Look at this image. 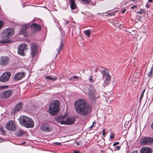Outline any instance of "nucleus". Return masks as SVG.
<instances>
[{"label": "nucleus", "mask_w": 153, "mask_h": 153, "mask_svg": "<svg viewBox=\"0 0 153 153\" xmlns=\"http://www.w3.org/2000/svg\"><path fill=\"white\" fill-rule=\"evenodd\" d=\"M146 8H148L150 6L148 4H146Z\"/></svg>", "instance_id": "nucleus-43"}, {"label": "nucleus", "mask_w": 153, "mask_h": 153, "mask_svg": "<svg viewBox=\"0 0 153 153\" xmlns=\"http://www.w3.org/2000/svg\"><path fill=\"white\" fill-rule=\"evenodd\" d=\"M73 77L74 78H75V79H77V77L76 76H73Z\"/></svg>", "instance_id": "nucleus-48"}, {"label": "nucleus", "mask_w": 153, "mask_h": 153, "mask_svg": "<svg viewBox=\"0 0 153 153\" xmlns=\"http://www.w3.org/2000/svg\"><path fill=\"white\" fill-rule=\"evenodd\" d=\"M28 49L27 46L25 44H20L18 49V53L22 56L25 55L24 51Z\"/></svg>", "instance_id": "nucleus-8"}, {"label": "nucleus", "mask_w": 153, "mask_h": 153, "mask_svg": "<svg viewBox=\"0 0 153 153\" xmlns=\"http://www.w3.org/2000/svg\"><path fill=\"white\" fill-rule=\"evenodd\" d=\"M121 25V24L120 23H115V25L116 27H119L120 25Z\"/></svg>", "instance_id": "nucleus-32"}, {"label": "nucleus", "mask_w": 153, "mask_h": 153, "mask_svg": "<svg viewBox=\"0 0 153 153\" xmlns=\"http://www.w3.org/2000/svg\"><path fill=\"white\" fill-rule=\"evenodd\" d=\"M3 22L2 21H0V28L3 26Z\"/></svg>", "instance_id": "nucleus-33"}, {"label": "nucleus", "mask_w": 153, "mask_h": 153, "mask_svg": "<svg viewBox=\"0 0 153 153\" xmlns=\"http://www.w3.org/2000/svg\"><path fill=\"white\" fill-rule=\"evenodd\" d=\"M59 109V101L54 100L52 101L49 105V112L52 115H55L57 114Z\"/></svg>", "instance_id": "nucleus-3"}, {"label": "nucleus", "mask_w": 153, "mask_h": 153, "mask_svg": "<svg viewBox=\"0 0 153 153\" xmlns=\"http://www.w3.org/2000/svg\"><path fill=\"white\" fill-rule=\"evenodd\" d=\"M24 134V131L22 130H19L17 131L16 135L19 137L21 136Z\"/></svg>", "instance_id": "nucleus-24"}, {"label": "nucleus", "mask_w": 153, "mask_h": 153, "mask_svg": "<svg viewBox=\"0 0 153 153\" xmlns=\"http://www.w3.org/2000/svg\"><path fill=\"white\" fill-rule=\"evenodd\" d=\"M13 91L11 89H9L6 91H3L1 94V97L4 98H7L9 97L12 95Z\"/></svg>", "instance_id": "nucleus-12"}, {"label": "nucleus", "mask_w": 153, "mask_h": 153, "mask_svg": "<svg viewBox=\"0 0 153 153\" xmlns=\"http://www.w3.org/2000/svg\"><path fill=\"white\" fill-rule=\"evenodd\" d=\"M89 81L91 82H93V79H92V76H91L89 79Z\"/></svg>", "instance_id": "nucleus-36"}, {"label": "nucleus", "mask_w": 153, "mask_h": 153, "mask_svg": "<svg viewBox=\"0 0 153 153\" xmlns=\"http://www.w3.org/2000/svg\"><path fill=\"white\" fill-rule=\"evenodd\" d=\"M83 33L88 37L90 36L91 33V31L89 30H87L84 31Z\"/></svg>", "instance_id": "nucleus-25"}, {"label": "nucleus", "mask_w": 153, "mask_h": 153, "mask_svg": "<svg viewBox=\"0 0 153 153\" xmlns=\"http://www.w3.org/2000/svg\"><path fill=\"white\" fill-rule=\"evenodd\" d=\"M11 73L9 72L3 73L0 77V81L1 82H5L8 80L10 76Z\"/></svg>", "instance_id": "nucleus-10"}, {"label": "nucleus", "mask_w": 153, "mask_h": 153, "mask_svg": "<svg viewBox=\"0 0 153 153\" xmlns=\"http://www.w3.org/2000/svg\"><path fill=\"white\" fill-rule=\"evenodd\" d=\"M74 108L78 114L83 116L87 115L91 111V106L86 104L85 100L82 99L75 102Z\"/></svg>", "instance_id": "nucleus-1"}, {"label": "nucleus", "mask_w": 153, "mask_h": 153, "mask_svg": "<svg viewBox=\"0 0 153 153\" xmlns=\"http://www.w3.org/2000/svg\"><path fill=\"white\" fill-rule=\"evenodd\" d=\"M72 79V78H70V79Z\"/></svg>", "instance_id": "nucleus-54"}, {"label": "nucleus", "mask_w": 153, "mask_h": 153, "mask_svg": "<svg viewBox=\"0 0 153 153\" xmlns=\"http://www.w3.org/2000/svg\"><path fill=\"white\" fill-rule=\"evenodd\" d=\"M45 78L48 80L52 81H54L57 79V78L56 77H52L50 76H46Z\"/></svg>", "instance_id": "nucleus-23"}, {"label": "nucleus", "mask_w": 153, "mask_h": 153, "mask_svg": "<svg viewBox=\"0 0 153 153\" xmlns=\"http://www.w3.org/2000/svg\"><path fill=\"white\" fill-rule=\"evenodd\" d=\"M29 25L27 24L22 25L20 30V34L21 35L24 34L25 33L26 30L29 27Z\"/></svg>", "instance_id": "nucleus-16"}, {"label": "nucleus", "mask_w": 153, "mask_h": 153, "mask_svg": "<svg viewBox=\"0 0 153 153\" xmlns=\"http://www.w3.org/2000/svg\"><path fill=\"white\" fill-rule=\"evenodd\" d=\"M22 104L21 103H19L17 104L15 108L14 109V111H19L22 109Z\"/></svg>", "instance_id": "nucleus-20"}, {"label": "nucleus", "mask_w": 153, "mask_h": 153, "mask_svg": "<svg viewBox=\"0 0 153 153\" xmlns=\"http://www.w3.org/2000/svg\"><path fill=\"white\" fill-rule=\"evenodd\" d=\"M30 56L32 61H35L37 58L38 53V46L36 43H33L30 45Z\"/></svg>", "instance_id": "nucleus-5"}, {"label": "nucleus", "mask_w": 153, "mask_h": 153, "mask_svg": "<svg viewBox=\"0 0 153 153\" xmlns=\"http://www.w3.org/2000/svg\"><path fill=\"white\" fill-rule=\"evenodd\" d=\"M152 71H153V68H152L150 70V71H149V73L148 74V76L149 77H150L152 75Z\"/></svg>", "instance_id": "nucleus-28"}, {"label": "nucleus", "mask_w": 153, "mask_h": 153, "mask_svg": "<svg viewBox=\"0 0 153 153\" xmlns=\"http://www.w3.org/2000/svg\"><path fill=\"white\" fill-rule=\"evenodd\" d=\"M63 42H64V40L63 39H62L61 41V43L59 47V49H58V51H57V54H58L62 50V48H63Z\"/></svg>", "instance_id": "nucleus-21"}, {"label": "nucleus", "mask_w": 153, "mask_h": 153, "mask_svg": "<svg viewBox=\"0 0 153 153\" xmlns=\"http://www.w3.org/2000/svg\"><path fill=\"white\" fill-rule=\"evenodd\" d=\"M120 148V147L119 146H117L115 147V149L117 150H119Z\"/></svg>", "instance_id": "nucleus-39"}, {"label": "nucleus", "mask_w": 153, "mask_h": 153, "mask_svg": "<svg viewBox=\"0 0 153 153\" xmlns=\"http://www.w3.org/2000/svg\"><path fill=\"white\" fill-rule=\"evenodd\" d=\"M71 2V9H74L76 7V5L74 0H70Z\"/></svg>", "instance_id": "nucleus-22"}, {"label": "nucleus", "mask_w": 153, "mask_h": 153, "mask_svg": "<svg viewBox=\"0 0 153 153\" xmlns=\"http://www.w3.org/2000/svg\"><path fill=\"white\" fill-rule=\"evenodd\" d=\"M4 140L1 138H0V142H3Z\"/></svg>", "instance_id": "nucleus-44"}, {"label": "nucleus", "mask_w": 153, "mask_h": 153, "mask_svg": "<svg viewBox=\"0 0 153 153\" xmlns=\"http://www.w3.org/2000/svg\"><path fill=\"white\" fill-rule=\"evenodd\" d=\"M137 150H135L133 151L131 153H138Z\"/></svg>", "instance_id": "nucleus-42"}, {"label": "nucleus", "mask_w": 153, "mask_h": 153, "mask_svg": "<svg viewBox=\"0 0 153 153\" xmlns=\"http://www.w3.org/2000/svg\"><path fill=\"white\" fill-rule=\"evenodd\" d=\"M60 143H58V142H56L55 143V145H59V144H60Z\"/></svg>", "instance_id": "nucleus-45"}, {"label": "nucleus", "mask_w": 153, "mask_h": 153, "mask_svg": "<svg viewBox=\"0 0 153 153\" xmlns=\"http://www.w3.org/2000/svg\"><path fill=\"white\" fill-rule=\"evenodd\" d=\"M82 1H84L85 3L88 4L90 3V0H81Z\"/></svg>", "instance_id": "nucleus-31"}, {"label": "nucleus", "mask_w": 153, "mask_h": 153, "mask_svg": "<svg viewBox=\"0 0 153 153\" xmlns=\"http://www.w3.org/2000/svg\"><path fill=\"white\" fill-rule=\"evenodd\" d=\"M6 127L8 130L15 131L16 129V126L15 122L11 120L7 123Z\"/></svg>", "instance_id": "nucleus-9"}, {"label": "nucleus", "mask_w": 153, "mask_h": 153, "mask_svg": "<svg viewBox=\"0 0 153 153\" xmlns=\"http://www.w3.org/2000/svg\"><path fill=\"white\" fill-rule=\"evenodd\" d=\"M32 29L34 30L38 31L41 29V26L40 25L36 23H34L31 25Z\"/></svg>", "instance_id": "nucleus-19"}, {"label": "nucleus", "mask_w": 153, "mask_h": 153, "mask_svg": "<svg viewBox=\"0 0 153 153\" xmlns=\"http://www.w3.org/2000/svg\"><path fill=\"white\" fill-rule=\"evenodd\" d=\"M140 144L142 146L153 144V138L149 137H144L140 140Z\"/></svg>", "instance_id": "nucleus-7"}, {"label": "nucleus", "mask_w": 153, "mask_h": 153, "mask_svg": "<svg viewBox=\"0 0 153 153\" xmlns=\"http://www.w3.org/2000/svg\"><path fill=\"white\" fill-rule=\"evenodd\" d=\"M41 129L46 132L51 131L52 130V127L50 126L47 125H43L41 127Z\"/></svg>", "instance_id": "nucleus-15"}, {"label": "nucleus", "mask_w": 153, "mask_h": 153, "mask_svg": "<svg viewBox=\"0 0 153 153\" xmlns=\"http://www.w3.org/2000/svg\"><path fill=\"white\" fill-rule=\"evenodd\" d=\"M137 6L136 5H134L133 6L131 7V8L133 9L134 8L137 7Z\"/></svg>", "instance_id": "nucleus-41"}, {"label": "nucleus", "mask_w": 153, "mask_h": 153, "mask_svg": "<svg viewBox=\"0 0 153 153\" xmlns=\"http://www.w3.org/2000/svg\"><path fill=\"white\" fill-rule=\"evenodd\" d=\"M126 10V9H123L122 10V13H124L125 12Z\"/></svg>", "instance_id": "nucleus-40"}, {"label": "nucleus", "mask_w": 153, "mask_h": 153, "mask_svg": "<svg viewBox=\"0 0 153 153\" xmlns=\"http://www.w3.org/2000/svg\"><path fill=\"white\" fill-rule=\"evenodd\" d=\"M14 33V30L11 28H8L6 29V33H7L6 36L7 38L12 36Z\"/></svg>", "instance_id": "nucleus-17"}, {"label": "nucleus", "mask_w": 153, "mask_h": 153, "mask_svg": "<svg viewBox=\"0 0 153 153\" xmlns=\"http://www.w3.org/2000/svg\"><path fill=\"white\" fill-rule=\"evenodd\" d=\"M99 70L102 74V79H104V84L106 85L109 83L111 79V76L109 74V71L103 67H100Z\"/></svg>", "instance_id": "nucleus-4"}, {"label": "nucleus", "mask_w": 153, "mask_h": 153, "mask_svg": "<svg viewBox=\"0 0 153 153\" xmlns=\"http://www.w3.org/2000/svg\"><path fill=\"white\" fill-rule=\"evenodd\" d=\"M152 149L148 147H142L140 150V153H151Z\"/></svg>", "instance_id": "nucleus-18"}, {"label": "nucleus", "mask_w": 153, "mask_h": 153, "mask_svg": "<svg viewBox=\"0 0 153 153\" xmlns=\"http://www.w3.org/2000/svg\"><path fill=\"white\" fill-rule=\"evenodd\" d=\"M114 134H111L110 135V137L111 139H113L114 138Z\"/></svg>", "instance_id": "nucleus-35"}, {"label": "nucleus", "mask_w": 153, "mask_h": 153, "mask_svg": "<svg viewBox=\"0 0 153 153\" xmlns=\"http://www.w3.org/2000/svg\"><path fill=\"white\" fill-rule=\"evenodd\" d=\"M92 126H93V125H91L90 127H89V128H92Z\"/></svg>", "instance_id": "nucleus-51"}, {"label": "nucleus", "mask_w": 153, "mask_h": 153, "mask_svg": "<svg viewBox=\"0 0 153 153\" xmlns=\"http://www.w3.org/2000/svg\"><path fill=\"white\" fill-rule=\"evenodd\" d=\"M74 153H79V151H74Z\"/></svg>", "instance_id": "nucleus-46"}, {"label": "nucleus", "mask_w": 153, "mask_h": 153, "mask_svg": "<svg viewBox=\"0 0 153 153\" xmlns=\"http://www.w3.org/2000/svg\"><path fill=\"white\" fill-rule=\"evenodd\" d=\"M119 144V142H116L114 143L113 144V146H115Z\"/></svg>", "instance_id": "nucleus-37"}, {"label": "nucleus", "mask_w": 153, "mask_h": 153, "mask_svg": "<svg viewBox=\"0 0 153 153\" xmlns=\"http://www.w3.org/2000/svg\"><path fill=\"white\" fill-rule=\"evenodd\" d=\"M20 123L27 128H33L34 123L32 120L25 116H20L19 119Z\"/></svg>", "instance_id": "nucleus-2"}, {"label": "nucleus", "mask_w": 153, "mask_h": 153, "mask_svg": "<svg viewBox=\"0 0 153 153\" xmlns=\"http://www.w3.org/2000/svg\"><path fill=\"white\" fill-rule=\"evenodd\" d=\"M25 143V142H24L23 143Z\"/></svg>", "instance_id": "nucleus-53"}, {"label": "nucleus", "mask_w": 153, "mask_h": 153, "mask_svg": "<svg viewBox=\"0 0 153 153\" xmlns=\"http://www.w3.org/2000/svg\"><path fill=\"white\" fill-rule=\"evenodd\" d=\"M102 135L103 136L105 137L106 135V133L105 132V129H104L102 133Z\"/></svg>", "instance_id": "nucleus-34"}, {"label": "nucleus", "mask_w": 153, "mask_h": 153, "mask_svg": "<svg viewBox=\"0 0 153 153\" xmlns=\"http://www.w3.org/2000/svg\"><path fill=\"white\" fill-rule=\"evenodd\" d=\"M148 1L152 3L153 2V0H148Z\"/></svg>", "instance_id": "nucleus-50"}, {"label": "nucleus", "mask_w": 153, "mask_h": 153, "mask_svg": "<svg viewBox=\"0 0 153 153\" xmlns=\"http://www.w3.org/2000/svg\"><path fill=\"white\" fill-rule=\"evenodd\" d=\"M145 89H144L143 90V92L142 93V94H141V95H140V102H141L142 99L143 98V95H144V93L145 92Z\"/></svg>", "instance_id": "nucleus-27"}, {"label": "nucleus", "mask_w": 153, "mask_h": 153, "mask_svg": "<svg viewBox=\"0 0 153 153\" xmlns=\"http://www.w3.org/2000/svg\"><path fill=\"white\" fill-rule=\"evenodd\" d=\"M136 0H131V1H135Z\"/></svg>", "instance_id": "nucleus-52"}, {"label": "nucleus", "mask_w": 153, "mask_h": 153, "mask_svg": "<svg viewBox=\"0 0 153 153\" xmlns=\"http://www.w3.org/2000/svg\"><path fill=\"white\" fill-rule=\"evenodd\" d=\"M0 131L2 133L4 134L5 132L3 130V127L0 126Z\"/></svg>", "instance_id": "nucleus-30"}, {"label": "nucleus", "mask_w": 153, "mask_h": 153, "mask_svg": "<svg viewBox=\"0 0 153 153\" xmlns=\"http://www.w3.org/2000/svg\"><path fill=\"white\" fill-rule=\"evenodd\" d=\"M74 119L72 117H68L65 120H62L60 121L61 124H65L67 125H71L74 123Z\"/></svg>", "instance_id": "nucleus-11"}, {"label": "nucleus", "mask_w": 153, "mask_h": 153, "mask_svg": "<svg viewBox=\"0 0 153 153\" xmlns=\"http://www.w3.org/2000/svg\"><path fill=\"white\" fill-rule=\"evenodd\" d=\"M8 87V85H4V86H0V89H3L4 88H5Z\"/></svg>", "instance_id": "nucleus-29"}, {"label": "nucleus", "mask_w": 153, "mask_h": 153, "mask_svg": "<svg viewBox=\"0 0 153 153\" xmlns=\"http://www.w3.org/2000/svg\"><path fill=\"white\" fill-rule=\"evenodd\" d=\"M76 144L77 146H79V143L78 142H76Z\"/></svg>", "instance_id": "nucleus-47"}, {"label": "nucleus", "mask_w": 153, "mask_h": 153, "mask_svg": "<svg viewBox=\"0 0 153 153\" xmlns=\"http://www.w3.org/2000/svg\"><path fill=\"white\" fill-rule=\"evenodd\" d=\"M96 93L95 89L92 85H90L88 88V94L90 100L95 102L96 99Z\"/></svg>", "instance_id": "nucleus-6"}, {"label": "nucleus", "mask_w": 153, "mask_h": 153, "mask_svg": "<svg viewBox=\"0 0 153 153\" xmlns=\"http://www.w3.org/2000/svg\"><path fill=\"white\" fill-rule=\"evenodd\" d=\"M69 21H68V20H65V25H67L68 24V23H69Z\"/></svg>", "instance_id": "nucleus-38"}, {"label": "nucleus", "mask_w": 153, "mask_h": 153, "mask_svg": "<svg viewBox=\"0 0 153 153\" xmlns=\"http://www.w3.org/2000/svg\"><path fill=\"white\" fill-rule=\"evenodd\" d=\"M25 75L24 72H19L15 75L13 77V79L15 80L21 79L24 77Z\"/></svg>", "instance_id": "nucleus-14"}, {"label": "nucleus", "mask_w": 153, "mask_h": 153, "mask_svg": "<svg viewBox=\"0 0 153 153\" xmlns=\"http://www.w3.org/2000/svg\"><path fill=\"white\" fill-rule=\"evenodd\" d=\"M9 62V58L7 56H3L1 57L0 60V64L2 66L7 65Z\"/></svg>", "instance_id": "nucleus-13"}, {"label": "nucleus", "mask_w": 153, "mask_h": 153, "mask_svg": "<svg viewBox=\"0 0 153 153\" xmlns=\"http://www.w3.org/2000/svg\"><path fill=\"white\" fill-rule=\"evenodd\" d=\"M96 122L95 121H94L93 122L92 125H94L96 124Z\"/></svg>", "instance_id": "nucleus-49"}, {"label": "nucleus", "mask_w": 153, "mask_h": 153, "mask_svg": "<svg viewBox=\"0 0 153 153\" xmlns=\"http://www.w3.org/2000/svg\"><path fill=\"white\" fill-rule=\"evenodd\" d=\"M137 13L139 14H143L146 13V11L143 9H140V11L137 12Z\"/></svg>", "instance_id": "nucleus-26"}]
</instances>
